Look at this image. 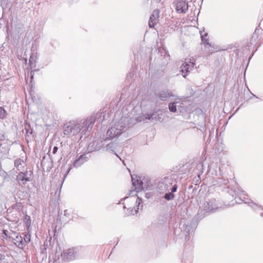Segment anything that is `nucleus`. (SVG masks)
Returning <instances> with one entry per match:
<instances>
[{"label":"nucleus","instance_id":"obj_1","mask_svg":"<svg viewBox=\"0 0 263 263\" xmlns=\"http://www.w3.org/2000/svg\"><path fill=\"white\" fill-rule=\"evenodd\" d=\"M101 115L97 114L87 117L80 122L70 121L65 123L63 127V132H102V124L97 120Z\"/></svg>","mask_w":263,"mask_h":263},{"label":"nucleus","instance_id":"obj_2","mask_svg":"<svg viewBox=\"0 0 263 263\" xmlns=\"http://www.w3.org/2000/svg\"><path fill=\"white\" fill-rule=\"evenodd\" d=\"M122 133H95V138L97 139L93 141L89 145L90 150L98 151L100 149L104 144V142L113 139L115 137H118Z\"/></svg>","mask_w":263,"mask_h":263},{"label":"nucleus","instance_id":"obj_3","mask_svg":"<svg viewBox=\"0 0 263 263\" xmlns=\"http://www.w3.org/2000/svg\"><path fill=\"white\" fill-rule=\"evenodd\" d=\"M173 4L175 6V9L178 13H185L189 8L188 3L186 0H177Z\"/></svg>","mask_w":263,"mask_h":263},{"label":"nucleus","instance_id":"obj_4","mask_svg":"<svg viewBox=\"0 0 263 263\" xmlns=\"http://www.w3.org/2000/svg\"><path fill=\"white\" fill-rule=\"evenodd\" d=\"M76 252L74 249H68L64 250L61 254V258L62 259V263H66L70 261L75 258Z\"/></svg>","mask_w":263,"mask_h":263},{"label":"nucleus","instance_id":"obj_5","mask_svg":"<svg viewBox=\"0 0 263 263\" xmlns=\"http://www.w3.org/2000/svg\"><path fill=\"white\" fill-rule=\"evenodd\" d=\"M203 210L205 212H214L218 209V206L216 202L215 199L212 198L209 201H205L202 204Z\"/></svg>","mask_w":263,"mask_h":263},{"label":"nucleus","instance_id":"obj_6","mask_svg":"<svg viewBox=\"0 0 263 263\" xmlns=\"http://www.w3.org/2000/svg\"><path fill=\"white\" fill-rule=\"evenodd\" d=\"M29 173L27 170L20 172V173L16 176V180L18 183L21 184H25L26 181L30 180L31 174L28 176Z\"/></svg>","mask_w":263,"mask_h":263},{"label":"nucleus","instance_id":"obj_7","mask_svg":"<svg viewBox=\"0 0 263 263\" xmlns=\"http://www.w3.org/2000/svg\"><path fill=\"white\" fill-rule=\"evenodd\" d=\"M173 180L171 177H164L159 183V186L162 190L168 191L173 185Z\"/></svg>","mask_w":263,"mask_h":263},{"label":"nucleus","instance_id":"obj_8","mask_svg":"<svg viewBox=\"0 0 263 263\" xmlns=\"http://www.w3.org/2000/svg\"><path fill=\"white\" fill-rule=\"evenodd\" d=\"M160 10L158 9L154 10L151 15L148 25L149 28H154L157 24L159 17Z\"/></svg>","mask_w":263,"mask_h":263},{"label":"nucleus","instance_id":"obj_9","mask_svg":"<svg viewBox=\"0 0 263 263\" xmlns=\"http://www.w3.org/2000/svg\"><path fill=\"white\" fill-rule=\"evenodd\" d=\"M14 167L18 172L27 170V164L25 160L21 158H17L14 162Z\"/></svg>","mask_w":263,"mask_h":263},{"label":"nucleus","instance_id":"obj_10","mask_svg":"<svg viewBox=\"0 0 263 263\" xmlns=\"http://www.w3.org/2000/svg\"><path fill=\"white\" fill-rule=\"evenodd\" d=\"M13 242L19 249H23L25 247L23 238L22 236L18 234H15V237L13 238Z\"/></svg>","mask_w":263,"mask_h":263},{"label":"nucleus","instance_id":"obj_11","mask_svg":"<svg viewBox=\"0 0 263 263\" xmlns=\"http://www.w3.org/2000/svg\"><path fill=\"white\" fill-rule=\"evenodd\" d=\"M219 141L218 138V133H209V138L207 140V142L212 143L214 146H215L218 144Z\"/></svg>","mask_w":263,"mask_h":263},{"label":"nucleus","instance_id":"obj_12","mask_svg":"<svg viewBox=\"0 0 263 263\" xmlns=\"http://www.w3.org/2000/svg\"><path fill=\"white\" fill-rule=\"evenodd\" d=\"M88 159V158L85 156V155H82L73 162V166L74 167H79L84 163L87 161Z\"/></svg>","mask_w":263,"mask_h":263},{"label":"nucleus","instance_id":"obj_13","mask_svg":"<svg viewBox=\"0 0 263 263\" xmlns=\"http://www.w3.org/2000/svg\"><path fill=\"white\" fill-rule=\"evenodd\" d=\"M157 96L162 101H165L170 97H175L171 91L168 90H162Z\"/></svg>","mask_w":263,"mask_h":263},{"label":"nucleus","instance_id":"obj_14","mask_svg":"<svg viewBox=\"0 0 263 263\" xmlns=\"http://www.w3.org/2000/svg\"><path fill=\"white\" fill-rule=\"evenodd\" d=\"M117 146V143L111 142L107 144L106 145V146L104 147V148L105 149L106 151L112 153L114 154L116 156H117V157H119V156L117 154L116 152Z\"/></svg>","mask_w":263,"mask_h":263},{"label":"nucleus","instance_id":"obj_15","mask_svg":"<svg viewBox=\"0 0 263 263\" xmlns=\"http://www.w3.org/2000/svg\"><path fill=\"white\" fill-rule=\"evenodd\" d=\"M205 152H203L202 157L200 158L199 163L196 165V169L199 171V174H202L203 172V162L206 160Z\"/></svg>","mask_w":263,"mask_h":263},{"label":"nucleus","instance_id":"obj_16","mask_svg":"<svg viewBox=\"0 0 263 263\" xmlns=\"http://www.w3.org/2000/svg\"><path fill=\"white\" fill-rule=\"evenodd\" d=\"M132 182L134 185L136 186L137 185V187L136 188L138 190H144L147 187V185L144 184V183L140 179H137L136 181H134V180L132 178Z\"/></svg>","mask_w":263,"mask_h":263},{"label":"nucleus","instance_id":"obj_17","mask_svg":"<svg viewBox=\"0 0 263 263\" xmlns=\"http://www.w3.org/2000/svg\"><path fill=\"white\" fill-rule=\"evenodd\" d=\"M162 114H159L158 112H153L151 114H148L149 120L154 122L155 121H160Z\"/></svg>","mask_w":263,"mask_h":263},{"label":"nucleus","instance_id":"obj_18","mask_svg":"<svg viewBox=\"0 0 263 263\" xmlns=\"http://www.w3.org/2000/svg\"><path fill=\"white\" fill-rule=\"evenodd\" d=\"M200 34L202 42H203L204 44L211 46L209 42L208 39L206 38V37L208 36V33H204V34H202V32L200 31Z\"/></svg>","mask_w":263,"mask_h":263},{"label":"nucleus","instance_id":"obj_19","mask_svg":"<svg viewBox=\"0 0 263 263\" xmlns=\"http://www.w3.org/2000/svg\"><path fill=\"white\" fill-rule=\"evenodd\" d=\"M168 108L170 111L176 112L177 111L176 102H174L169 103Z\"/></svg>","mask_w":263,"mask_h":263},{"label":"nucleus","instance_id":"obj_20","mask_svg":"<svg viewBox=\"0 0 263 263\" xmlns=\"http://www.w3.org/2000/svg\"><path fill=\"white\" fill-rule=\"evenodd\" d=\"M217 181L220 186L227 185L229 183L228 179L223 178H218Z\"/></svg>","mask_w":263,"mask_h":263},{"label":"nucleus","instance_id":"obj_21","mask_svg":"<svg viewBox=\"0 0 263 263\" xmlns=\"http://www.w3.org/2000/svg\"><path fill=\"white\" fill-rule=\"evenodd\" d=\"M149 120L148 118V114L146 115H142L136 118V120L138 122H141L142 121H146Z\"/></svg>","mask_w":263,"mask_h":263},{"label":"nucleus","instance_id":"obj_22","mask_svg":"<svg viewBox=\"0 0 263 263\" xmlns=\"http://www.w3.org/2000/svg\"><path fill=\"white\" fill-rule=\"evenodd\" d=\"M181 71H182V73H185L183 75V77L185 78L186 75L187 74V72L190 71L189 67H186V66L185 65V63H184L181 66Z\"/></svg>","mask_w":263,"mask_h":263},{"label":"nucleus","instance_id":"obj_23","mask_svg":"<svg viewBox=\"0 0 263 263\" xmlns=\"http://www.w3.org/2000/svg\"><path fill=\"white\" fill-rule=\"evenodd\" d=\"M23 238L24 245H25V247L26 244H27L30 241V235L29 234H24V237Z\"/></svg>","mask_w":263,"mask_h":263},{"label":"nucleus","instance_id":"obj_24","mask_svg":"<svg viewBox=\"0 0 263 263\" xmlns=\"http://www.w3.org/2000/svg\"><path fill=\"white\" fill-rule=\"evenodd\" d=\"M164 198L167 200H172L174 198V195L172 193H167L165 194Z\"/></svg>","mask_w":263,"mask_h":263},{"label":"nucleus","instance_id":"obj_25","mask_svg":"<svg viewBox=\"0 0 263 263\" xmlns=\"http://www.w3.org/2000/svg\"><path fill=\"white\" fill-rule=\"evenodd\" d=\"M6 117V111L2 107H0V118L3 119Z\"/></svg>","mask_w":263,"mask_h":263},{"label":"nucleus","instance_id":"obj_26","mask_svg":"<svg viewBox=\"0 0 263 263\" xmlns=\"http://www.w3.org/2000/svg\"><path fill=\"white\" fill-rule=\"evenodd\" d=\"M185 64L186 66V67H189V70L192 69L194 66V63L191 60L189 63L185 62Z\"/></svg>","mask_w":263,"mask_h":263},{"label":"nucleus","instance_id":"obj_27","mask_svg":"<svg viewBox=\"0 0 263 263\" xmlns=\"http://www.w3.org/2000/svg\"><path fill=\"white\" fill-rule=\"evenodd\" d=\"M194 124L192 122H189L188 123L186 124V126H190V127H192V130H198V129L196 127V126H194Z\"/></svg>","mask_w":263,"mask_h":263},{"label":"nucleus","instance_id":"obj_28","mask_svg":"<svg viewBox=\"0 0 263 263\" xmlns=\"http://www.w3.org/2000/svg\"><path fill=\"white\" fill-rule=\"evenodd\" d=\"M25 129L26 132H29L30 130H31V132H32V129L30 128V125L27 123L25 125Z\"/></svg>","mask_w":263,"mask_h":263},{"label":"nucleus","instance_id":"obj_29","mask_svg":"<svg viewBox=\"0 0 263 263\" xmlns=\"http://www.w3.org/2000/svg\"><path fill=\"white\" fill-rule=\"evenodd\" d=\"M177 185L175 184L172 187L171 189V191H172V193H174L175 192H176L177 191Z\"/></svg>","mask_w":263,"mask_h":263},{"label":"nucleus","instance_id":"obj_30","mask_svg":"<svg viewBox=\"0 0 263 263\" xmlns=\"http://www.w3.org/2000/svg\"><path fill=\"white\" fill-rule=\"evenodd\" d=\"M58 147L56 146H54L53 148L52 154H55L58 151Z\"/></svg>","mask_w":263,"mask_h":263},{"label":"nucleus","instance_id":"obj_31","mask_svg":"<svg viewBox=\"0 0 263 263\" xmlns=\"http://www.w3.org/2000/svg\"><path fill=\"white\" fill-rule=\"evenodd\" d=\"M8 231L7 230H4L3 231V234H4L6 236V237H7L8 236Z\"/></svg>","mask_w":263,"mask_h":263},{"label":"nucleus","instance_id":"obj_32","mask_svg":"<svg viewBox=\"0 0 263 263\" xmlns=\"http://www.w3.org/2000/svg\"><path fill=\"white\" fill-rule=\"evenodd\" d=\"M222 148L223 147L222 146V149L220 150V148H218L217 147H215V151L218 153H220L223 150Z\"/></svg>","mask_w":263,"mask_h":263},{"label":"nucleus","instance_id":"obj_33","mask_svg":"<svg viewBox=\"0 0 263 263\" xmlns=\"http://www.w3.org/2000/svg\"><path fill=\"white\" fill-rule=\"evenodd\" d=\"M5 139V136L3 133H0V140H3Z\"/></svg>","mask_w":263,"mask_h":263},{"label":"nucleus","instance_id":"obj_34","mask_svg":"<svg viewBox=\"0 0 263 263\" xmlns=\"http://www.w3.org/2000/svg\"><path fill=\"white\" fill-rule=\"evenodd\" d=\"M140 202H141V199H140L139 197H138V198H137V199H136V203H138V206H139V205H140Z\"/></svg>","mask_w":263,"mask_h":263},{"label":"nucleus","instance_id":"obj_35","mask_svg":"<svg viewBox=\"0 0 263 263\" xmlns=\"http://www.w3.org/2000/svg\"><path fill=\"white\" fill-rule=\"evenodd\" d=\"M62 184H61V187H60V188H61V187H62ZM60 192H61V189H60V190H59V191H57L55 194H57V195H58V197H59V196H60Z\"/></svg>","mask_w":263,"mask_h":263},{"label":"nucleus","instance_id":"obj_36","mask_svg":"<svg viewBox=\"0 0 263 263\" xmlns=\"http://www.w3.org/2000/svg\"><path fill=\"white\" fill-rule=\"evenodd\" d=\"M71 170V167H69L68 169L67 170V172L66 173V174L64 175V179L65 178V177H66L67 175L68 174V173L69 172V171H70Z\"/></svg>","mask_w":263,"mask_h":263},{"label":"nucleus","instance_id":"obj_37","mask_svg":"<svg viewBox=\"0 0 263 263\" xmlns=\"http://www.w3.org/2000/svg\"><path fill=\"white\" fill-rule=\"evenodd\" d=\"M188 226L186 227V229H185V231H186L187 233H189L190 232V229L188 228Z\"/></svg>","mask_w":263,"mask_h":263},{"label":"nucleus","instance_id":"obj_38","mask_svg":"<svg viewBox=\"0 0 263 263\" xmlns=\"http://www.w3.org/2000/svg\"><path fill=\"white\" fill-rule=\"evenodd\" d=\"M44 246H47V242H44Z\"/></svg>","mask_w":263,"mask_h":263},{"label":"nucleus","instance_id":"obj_39","mask_svg":"<svg viewBox=\"0 0 263 263\" xmlns=\"http://www.w3.org/2000/svg\"><path fill=\"white\" fill-rule=\"evenodd\" d=\"M244 199H245V197H244ZM242 201H244L245 203H247V201L245 200V199H243Z\"/></svg>","mask_w":263,"mask_h":263},{"label":"nucleus","instance_id":"obj_40","mask_svg":"<svg viewBox=\"0 0 263 263\" xmlns=\"http://www.w3.org/2000/svg\"><path fill=\"white\" fill-rule=\"evenodd\" d=\"M116 129H117V130H119V132H121V131H122V129H118V128H117Z\"/></svg>","mask_w":263,"mask_h":263},{"label":"nucleus","instance_id":"obj_41","mask_svg":"<svg viewBox=\"0 0 263 263\" xmlns=\"http://www.w3.org/2000/svg\"><path fill=\"white\" fill-rule=\"evenodd\" d=\"M251 203H252V204L254 205H255V206H257V205H256V204H255L254 203H253V202H251Z\"/></svg>","mask_w":263,"mask_h":263},{"label":"nucleus","instance_id":"obj_42","mask_svg":"<svg viewBox=\"0 0 263 263\" xmlns=\"http://www.w3.org/2000/svg\"><path fill=\"white\" fill-rule=\"evenodd\" d=\"M260 216H261V217H262V216H263V213H262V212L260 213Z\"/></svg>","mask_w":263,"mask_h":263},{"label":"nucleus","instance_id":"obj_43","mask_svg":"<svg viewBox=\"0 0 263 263\" xmlns=\"http://www.w3.org/2000/svg\"><path fill=\"white\" fill-rule=\"evenodd\" d=\"M32 59V57H31L30 59H29V62H31V59Z\"/></svg>","mask_w":263,"mask_h":263},{"label":"nucleus","instance_id":"obj_44","mask_svg":"<svg viewBox=\"0 0 263 263\" xmlns=\"http://www.w3.org/2000/svg\"><path fill=\"white\" fill-rule=\"evenodd\" d=\"M118 158L121 160V161H123V160H122L121 158L119 156Z\"/></svg>","mask_w":263,"mask_h":263},{"label":"nucleus","instance_id":"obj_45","mask_svg":"<svg viewBox=\"0 0 263 263\" xmlns=\"http://www.w3.org/2000/svg\"><path fill=\"white\" fill-rule=\"evenodd\" d=\"M151 136H153V133H150Z\"/></svg>","mask_w":263,"mask_h":263},{"label":"nucleus","instance_id":"obj_46","mask_svg":"<svg viewBox=\"0 0 263 263\" xmlns=\"http://www.w3.org/2000/svg\"><path fill=\"white\" fill-rule=\"evenodd\" d=\"M138 211L137 210H135V212L136 213H137Z\"/></svg>","mask_w":263,"mask_h":263}]
</instances>
